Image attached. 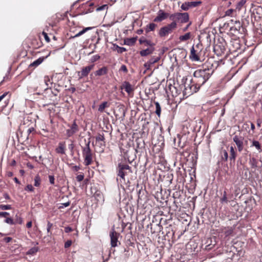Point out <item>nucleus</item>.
Listing matches in <instances>:
<instances>
[{
	"label": "nucleus",
	"mask_w": 262,
	"mask_h": 262,
	"mask_svg": "<svg viewBox=\"0 0 262 262\" xmlns=\"http://www.w3.org/2000/svg\"><path fill=\"white\" fill-rule=\"evenodd\" d=\"M214 70L211 67H203L194 71L193 77L199 88L210 78Z\"/></svg>",
	"instance_id": "obj_1"
},
{
	"label": "nucleus",
	"mask_w": 262,
	"mask_h": 262,
	"mask_svg": "<svg viewBox=\"0 0 262 262\" xmlns=\"http://www.w3.org/2000/svg\"><path fill=\"white\" fill-rule=\"evenodd\" d=\"M85 146H81L83 157H84V163L85 166H89L92 163V152L90 148V138L88 140L84 139Z\"/></svg>",
	"instance_id": "obj_2"
},
{
	"label": "nucleus",
	"mask_w": 262,
	"mask_h": 262,
	"mask_svg": "<svg viewBox=\"0 0 262 262\" xmlns=\"http://www.w3.org/2000/svg\"><path fill=\"white\" fill-rule=\"evenodd\" d=\"M231 25L230 30L234 35L238 34H243L244 32V28L242 27L239 21L231 19L228 23Z\"/></svg>",
	"instance_id": "obj_3"
},
{
	"label": "nucleus",
	"mask_w": 262,
	"mask_h": 262,
	"mask_svg": "<svg viewBox=\"0 0 262 262\" xmlns=\"http://www.w3.org/2000/svg\"><path fill=\"white\" fill-rule=\"evenodd\" d=\"M117 176L123 180H125V176L129 173H132L131 167L127 164L119 163L117 167Z\"/></svg>",
	"instance_id": "obj_4"
},
{
	"label": "nucleus",
	"mask_w": 262,
	"mask_h": 262,
	"mask_svg": "<svg viewBox=\"0 0 262 262\" xmlns=\"http://www.w3.org/2000/svg\"><path fill=\"white\" fill-rule=\"evenodd\" d=\"M177 23H171L168 25L162 27L159 32V35L161 37H164L170 33L172 31L176 28Z\"/></svg>",
	"instance_id": "obj_5"
},
{
	"label": "nucleus",
	"mask_w": 262,
	"mask_h": 262,
	"mask_svg": "<svg viewBox=\"0 0 262 262\" xmlns=\"http://www.w3.org/2000/svg\"><path fill=\"white\" fill-rule=\"evenodd\" d=\"M120 233L117 232L114 228L112 229L110 232V237L111 238V245L112 247H116L118 246V243L120 244V243L118 241V238L120 236Z\"/></svg>",
	"instance_id": "obj_6"
},
{
	"label": "nucleus",
	"mask_w": 262,
	"mask_h": 262,
	"mask_svg": "<svg viewBox=\"0 0 262 262\" xmlns=\"http://www.w3.org/2000/svg\"><path fill=\"white\" fill-rule=\"evenodd\" d=\"M185 88L183 91L184 95H186L187 96H190L192 95L193 93L196 92L199 90V86L196 85V83L195 84H185Z\"/></svg>",
	"instance_id": "obj_7"
},
{
	"label": "nucleus",
	"mask_w": 262,
	"mask_h": 262,
	"mask_svg": "<svg viewBox=\"0 0 262 262\" xmlns=\"http://www.w3.org/2000/svg\"><path fill=\"white\" fill-rule=\"evenodd\" d=\"M201 4L202 2L201 1L185 2L182 4L181 8L184 11H187L189 8L196 7Z\"/></svg>",
	"instance_id": "obj_8"
},
{
	"label": "nucleus",
	"mask_w": 262,
	"mask_h": 262,
	"mask_svg": "<svg viewBox=\"0 0 262 262\" xmlns=\"http://www.w3.org/2000/svg\"><path fill=\"white\" fill-rule=\"evenodd\" d=\"M169 16V13L164 12L163 10L160 9L157 12V16L154 18L155 22H161L166 19Z\"/></svg>",
	"instance_id": "obj_9"
},
{
	"label": "nucleus",
	"mask_w": 262,
	"mask_h": 262,
	"mask_svg": "<svg viewBox=\"0 0 262 262\" xmlns=\"http://www.w3.org/2000/svg\"><path fill=\"white\" fill-rule=\"evenodd\" d=\"M94 64H91L82 69L81 72H78V75L79 79H81L84 77L87 76L90 71L94 68Z\"/></svg>",
	"instance_id": "obj_10"
},
{
	"label": "nucleus",
	"mask_w": 262,
	"mask_h": 262,
	"mask_svg": "<svg viewBox=\"0 0 262 262\" xmlns=\"http://www.w3.org/2000/svg\"><path fill=\"white\" fill-rule=\"evenodd\" d=\"M78 130V126L76 124V121H74L73 124L70 126V128L67 130L66 135L68 137H70L77 133Z\"/></svg>",
	"instance_id": "obj_11"
},
{
	"label": "nucleus",
	"mask_w": 262,
	"mask_h": 262,
	"mask_svg": "<svg viewBox=\"0 0 262 262\" xmlns=\"http://www.w3.org/2000/svg\"><path fill=\"white\" fill-rule=\"evenodd\" d=\"M243 138L239 137L238 136L235 135L233 138V140L236 144L238 150L241 152L244 149Z\"/></svg>",
	"instance_id": "obj_12"
},
{
	"label": "nucleus",
	"mask_w": 262,
	"mask_h": 262,
	"mask_svg": "<svg viewBox=\"0 0 262 262\" xmlns=\"http://www.w3.org/2000/svg\"><path fill=\"white\" fill-rule=\"evenodd\" d=\"M189 20V14L188 13H178V21L181 23H186Z\"/></svg>",
	"instance_id": "obj_13"
},
{
	"label": "nucleus",
	"mask_w": 262,
	"mask_h": 262,
	"mask_svg": "<svg viewBox=\"0 0 262 262\" xmlns=\"http://www.w3.org/2000/svg\"><path fill=\"white\" fill-rule=\"evenodd\" d=\"M55 151L58 154L64 155L66 154L65 142H60L55 149Z\"/></svg>",
	"instance_id": "obj_14"
},
{
	"label": "nucleus",
	"mask_w": 262,
	"mask_h": 262,
	"mask_svg": "<svg viewBox=\"0 0 262 262\" xmlns=\"http://www.w3.org/2000/svg\"><path fill=\"white\" fill-rule=\"evenodd\" d=\"M121 89H124L126 93L129 95L134 91L132 85L129 82L126 81L123 82L122 85L121 86Z\"/></svg>",
	"instance_id": "obj_15"
},
{
	"label": "nucleus",
	"mask_w": 262,
	"mask_h": 262,
	"mask_svg": "<svg viewBox=\"0 0 262 262\" xmlns=\"http://www.w3.org/2000/svg\"><path fill=\"white\" fill-rule=\"evenodd\" d=\"M190 58L192 61H198L200 60L198 55V51L194 49V46L191 49Z\"/></svg>",
	"instance_id": "obj_16"
},
{
	"label": "nucleus",
	"mask_w": 262,
	"mask_h": 262,
	"mask_svg": "<svg viewBox=\"0 0 262 262\" xmlns=\"http://www.w3.org/2000/svg\"><path fill=\"white\" fill-rule=\"evenodd\" d=\"M155 48L154 46H150L149 48L140 51V54L141 56L144 57L146 56H147L148 55H150L153 53V52L155 51Z\"/></svg>",
	"instance_id": "obj_17"
},
{
	"label": "nucleus",
	"mask_w": 262,
	"mask_h": 262,
	"mask_svg": "<svg viewBox=\"0 0 262 262\" xmlns=\"http://www.w3.org/2000/svg\"><path fill=\"white\" fill-rule=\"evenodd\" d=\"M140 44H144L145 46H154L155 44L150 40L146 39L144 37H141L139 40Z\"/></svg>",
	"instance_id": "obj_18"
},
{
	"label": "nucleus",
	"mask_w": 262,
	"mask_h": 262,
	"mask_svg": "<svg viewBox=\"0 0 262 262\" xmlns=\"http://www.w3.org/2000/svg\"><path fill=\"white\" fill-rule=\"evenodd\" d=\"M107 71H108V70H107V67H103L99 69V70H97L95 72V74L96 76H102V75L107 74Z\"/></svg>",
	"instance_id": "obj_19"
},
{
	"label": "nucleus",
	"mask_w": 262,
	"mask_h": 262,
	"mask_svg": "<svg viewBox=\"0 0 262 262\" xmlns=\"http://www.w3.org/2000/svg\"><path fill=\"white\" fill-rule=\"evenodd\" d=\"M136 41V38H126L124 40V44L128 46H133Z\"/></svg>",
	"instance_id": "obj_20"
},
{
	"label": "nucleus",
	"mask_w": 262,
	"mask_h": 262,
	"mask_svg": "<svg viewBox=\"0 0 262 262\" xmlns=\"http://www.w3.org/2000/svg\"><path fill=\"white\" fill-rule=\"evenodd\" d=\"M104 136L103 134H99L96 137V142H103V143H100V146H104L105 145V142H104Z\"/></svg>",
	"instance_id": "obj_21"
},
{
	"label": "nucleus",
	"mask_w": 262,
	"mask_h": 262,
	"mask_svg": "<svg viewBox=\"0 0 262 262\" xmlns=\"http://www.w3.org/2000/svg\"><path fill=\"white\" fill-rule=\"evenodd\" d=\"M157 26V25L154 23H150L149 24L147 25L145 28V30L146 33H148L150 31H154L156 27Z\"/></svg>",
	"instance_id": "obj_22"
},
{
	"label": "nucleus",
	"mask_w": 262,
	"mask_h": 262,
	"mask_svg": "<svg viewBox=\"0 0 262 262\" xmlns=\"http://www.w3.org/2000/svg\"><path fill=\"white\" fill-rule=\"evenodd\" d=\"M257 160L253 157L250 158L249 160V164L251 165L252 168H256L257 167Z\"/></svg>",
	"instance_id": "obj_23"
},
{
	"label": "nucleus",
	"mask_w": 262,
	"mask_h": 262,
	"mask_svg": "<svg viewBox=\"0 0 262 262\" xmlns=\"http://www.w3.org/2000/svg\"><path fill=\"white\" fill-rule=\"evenodd\" d=\"M191 37V33L188 32L183 35H181L179 37V39L182 41H186L189 39Z\"/></svg>",
	"instance_id": "obj_24"
},
{
	"label": "nucleus",
	"mask_w": 262,
	"mask_h": 262,
	"mask_svg": "<svg viewBox=\"0 0 262 262\" xmlns=\"http://www.w3.org/2000/svg\"><path fill=\"white\" fill-rule=\"evenodd\" d=\"M41 178L38 174L35 176L34 185L35 187H39L41 184Z\"/></svg>",
	"instance_id": "obj_25"
},
{
	"label": "nucleus",
	"mask_w": 262,
	"mask_h": 262,
	"mask_svg": "<svg viewBox=\"0 0 262 262\" xmlns=\"http://www.w3.org/2000/svg\"><path fill=\"white\" fill-rule=\"evenodd\" d=\"M230 159L231 160L234 161L236 158V155L235 151L234 150V149L233 146L230 147Z\"/></svg>",
	"instance_id": "obj_26"
},
{
	"label": "nucleus",
	"mask_w": 262,
	"mask_h": 262,
	"mask_svg": "<svg viewBox=\"0 0 262 262\" xmlns=\"http://www.w3.org/2000/svg\"><path fill=\"white\" fill-rule=\"evenodd\" d=\"M154 103H155V104L156 105V111H155V113H156V114H157V115L158 117H160V115H161V111L160 104L157 101L155 102Z\"/></svg>",
	"instance_id": "obj_27"
},
{
	"label": "nucleus",
	"mask_w": 262,
	"mask_h": 262,
	"mask_svg": "<svg viewBox=\"0 0 262 262\" xmlns=\"http://www.w3.org/2000/svg\"><path fill=\"white\" fill-rule=\"evenodd\" d=\"M38 250H39V248L38 247H34L31 248L30 249H29L26 252V254L27 255H34L36 252H37L38 251Z\"/></svg>",
	"instance_id": "obj_28"
},
{
	"label": "nucleus",
	"mask_w": 262,
	"mask_h": 262,
	"mask_svg": "<svg viewBox=\"0 0 262 262\" xmlns=\"http://www.w3.org/2000/svg\"><path fill=\"white\" fill-rule=\"evenodd\" d=\"M43 59L39 58L30 64V67H37L43 61Z\"/></svg>",
	"instance_id": "obj_29"
},
{
	"label": "nucleus",
	"mask_w": 262,
	"mask_h": 262,
	"mask_svg": "<svg viewBox=\"0 0 262 262\" xmlns=\"http://www.w3.org/2000/svg\"><path fill=\"white\" fill-rule=\"evenodd\" d=\"M234 228L233 227H228L225 228L224 232L225 235L226 237L231 235L233 232Z\"/></svg>",
	"instance_id": "obj_30"
},
{
	"label": "nucleus",
	"mask_w": 262,
	"mask_h": 262,
	"mask_svg": "<svg viewBox=\"0 0 262 262\" xmlns=\"http://www.w3.org/2000/svg\"><path fill=\"white\" fill-rule=\"evenodd\" d=\"M178 13H176L174 14H172L169 15V19L172 21L171 23H176L177 21H178Z\"/></svg>",
	"instance_id": "obj_31"
},
{
	"label": "nucleus",
	"mask_w": 262,
	"mask_h": 262,
	"mask_svg": "<svg viewBox=\"0 0 262 262\" xmlns=\"http://www.w3.org/2000/svg\"><path fill=\"white\" fill-rule=\"evenodd\" d=\"M13 220H14V221L15 222V224H23V219L20 216V215H18V214H16L15 215V217H14V219Z\"/></svg>",
	"instance_id": "obj_32"
},
{
	"label": "nucleus",
	"mask_w": 262,
	"mask_h": 262,
	"mask_svg": "<svg viewBox=\"0 0 262 262\" xmlns=\"http://www.w3.org/2000/svg\"><path fill=\"white\" fill-rule=\"evenodd\" d=\"M160 56H152L148 61L149 62V63H150L152 65L155 63L158 62L160 60Z\"/></svg>",
	"instance_id": "obj_33"
},
{
	"label": "nucleus",
	"mask_w": 262,
	"mask_h": 262,
	"mask_svg": "<svg viewBox=\"0 0 262 262\" xmlns=\"http://www.w3.org/2000/svg\"><path fill=\"white\" fill-rule=\"evenodd\" d=\"M107 106V102L104 101L99 106L98 111L100 112H103L105 108Z\"/></svg>",
	"instance_id": "obj_34"
},
{
	"label": "nucleus",
	"mask_w": 262,
	"mask_h": 262,
	"mask_svg": "<svg viewBox=\"0 0 262 262\" xmlns=\"http://www.w3.org/2000/svg\"><path fill=\"white\" fill-rule=\"evenodd\" d=\"M246 2V0H241L236 5V9H238V10H241L242 8L245 4Z\"/></svg>",
	"instance_id": "obj_35"
},
{
	"label": "nucleus",
	"mask_w": 262,
	"mask_h": 262,
	"mask_svg": "<svg viewBox=\"0 0 262 262\" xmlns=\"http://www.w3.org/2000/svg\"><path fill=\"white\" fill-rule=\"evenodd\" d=\"M222 159L225 161H227L228 158V154L227 151L226 150H223L222 151Z\"/></svg>",
	"instance_id": "obj_36"
},
{
	"label": "nucleus",
	"mask_w": 262,
	"mask_h": 262,
	"mask_svg": "<svg viewBox=\"0 0 262 262\" xmlns=\"http://www.w3.org/2000/svg\"><path fill=\"white\" fill-rule=\"evenodd\" d=\"M5 222L9 225H14L15 224L14 220L11 217H6V219L5 220Z\"/></svg>",
	"instance_id": "obj_37"
},
{
	"label": "nucleus",
	"mask_w": 262,
	"mask_h": 262,
	"mask_svg": "<svg viewBox=\"0 0 262 262\" xmlns=\"http://www.w3.org/2000/svg\"><path fill=\"white\" fill-rule=\"evenodd\" d=\"M25 190L30 192H34V188L31 184H28L25 188Z\"/></svg>",
	"instance_id": "obj_38"
},
{
	"label": "nucleus",
	"mask_w": 262,
	"mask_h": 262,
	"mask_svg": "<svg viewBox=\"0 0 262 262\" xmlns=\"http://www.w3.org/2000/svg\"><path fill=\"white\" fill-rule=\"evenodd\" d=\"M252 146H255L258 150H260L261 148V146L259 142L257 141H253L252 142Z\"/></svg>",
	"instance_id": "obj_39"
},
{
	"label": "nucleus",
	"mask_w": 262,
	"mask_h": 262,
	"mask_svg": "<svg viewBox=\"0 0 262 262\" xmlns=\"http://www.w3.org/2000/svg\"><path fill=\"white\" fill-rule=\"evenodd\" d=\"M221 202L222 203H227L228 202L227 198V194L226 192L224 191L223 196L221 199Z\"/></svg>",
	"instance_id": "obj_40"
},
{
	"label": "nucleus",
	"mask_w": 262,
	"mask_h": 262,
	"mask_svg": "<svg viewBox=\"0 0 262 262\" xmlns=\"http://www.w3.org/2000/svg\"><path fill=\"white\" fill-rule=\"evenodd\" d=\"M11 209L10 205H0V209L2 210H9Z\"/></svg>",
	"instance_id": "obj_41"
},
{
	"label": "nucleus",
	"mask_w": 262,
	"mask_h": 262,
	"mask_svg": "<svg viewBox=\"0 0 262 262\" xmlns=\"http://www.w3.org/2000/svg\"><path fill=\"white\" fill-rule=\"evenodd\" d=\"M75 145L73 141H72L71 143L68 145V148L70 149L71 155H73L74 154V148Z\"/></svg>",
	"instance_id": "obj_42"
},
{
	"label": "nucleus",
	"mask_w": 262,
	"mask_h": 262,
	"mask_svg": "<svg viewBox=\"0 0 262 262\" xmlns=\"http://www.w3.org/2000/svg\"><path fill=\"white\" fill-rule=\"evenodd\" d=\"M100 58V56L98 55H95L93 56L90 59L91 62H94L98 60Z\"/></svg>",
	"instance_id": "obj_43"
},
{
	"label": "nucleus",
	"mask_w": 262,
	"mask_h": 262,
	"mask_svg": "<svg viewBox=\"0 0 262 262\" xmlns=\"http://www.w3.org/2000/svg\"><path fill=\"white\" fill-rule=\"evenodd\" d=\"M108 8V6L106 4L103 5L102 6L98 7L96 9L97 11H100Z\"/></svg>",
	"instance_id": "obj_44"
},
{
	"label": "nucleus",
	"mask_w": 262,
	"mask_h": 262,
	"mask_svg": "<svg viewBox=\"0 0 262 262\" xmlns=\"http://www.w3.org/2000/svg\"><path fill=\"white\" fill-rule=\"evenodd\" d=\"M116 48L118 49V52L120 53H122L126 51L125 48L120 47L118 45H116Z\"/></svg>",
	"instance_id": "obj_45"
},
{
	"label": "nucleus",
	"mask_w": 262,
	"mask_h": 262,
	"mask_svg": "<svg viewBox=\"0 0 262 262\" xmlns=\"http://www.w3.org/2000/svg\"><path fill=\"white\" fill-rule=\"evenodd\" d=\"M10 214L7 212H0V217H4L6 219L8 217L7 216L9 215Z\"/></svg>",
	"instance_id": "obj_46"
},
{
	"label": "nucleus",
	"mask_w": 262,
	"mask_h": 262,
	"mask_svg": "<svg viewBox=\"0 0 262 262\" xmlns=\"http://www.w3.org/2000/svg\"><path fill=\"white\" fill-rule=\"evenodd\" d=\"M42 34L43 35V36L45 37V39L46 40V41L47 42H49L50 41V38L48 36L47 33L45 32H42Z\"/></svg>",
	"instance_id": "obj_47"
},
{
	"label": "nucleus",
	"mask_w": 262,
	"mask_h": 262,
	"mask_svg": "<svg viewBox=\"0 0 262 262\" xmlns=\"http://www.w3.org/2000/svg\"><path fill=\"white\" fill-rule=\"evenodd\" d=\"M72 244V241H71V240L67 241L64 244V248H68L70 247L71 246Z\"/></svg>",
	"instance_id": "obj_48"
},
{
	"label": "nucleus",
	"mask_w": 262,
	"mask_h": 262,
	"mask_svg": "<svg viewBox=\"0 0 262 262\" xmlns=\"http://www.w3.org/2000/svg\"><path fill=\"white\" fill-rule=\"evenodd\" d=\"M49 182L51 184H52V185L54 184L55 179H54V176H52V175L49 176Z\"/></svg>",
	"instance_id": "obj_49"
},
{
	"label": "nucleus",
	"mask_w": 262,
	"mask_h": 262,
	"mask_svg": "<svg viewBox=\"0 0 262 262\" xmlns=\"http://www.w3.org/2000/svg\"><path fill=\"white\" fill-rule=\"evenodd\" d=\"M84 175L83 174H79L76 177V180L78 182H81L83 180Z\"/></svg>",
	"instance_id": "obj_50"
},
{
	"label": "nucleus",
	"mask_w": 262,
	"mask_h": 262,
	"mask_svg": "<svg viewBox=\"0 0 262 262\" xmlns=\"http://www.w3.org/2000/svg\"><path fill=\"white\" fill-rule=\"evenodd\" d=\"M85 33L84 31L82 30L81 31H79L78 33H77L75 36L73 37V38L78 37L82 34H83Z\"/></svg>",
	"instance_id": "obj_51"
},
{
	"label": "nucleus",
	"mask_w": 262,
	"mask_h": 262,
	"mask_svg": "<svg viewBox=\"0 0 262 262\" xmlns=\"http://www.w3.org/2000/svg\"><path fill=\"white\" fill-rule=\"evenodd\" d=\"M120 70L124 72V73H127L128 71L126 66L124 64L121 66Z\"/></svg>",
	"instance_id": "obj_52"
},
{
	"label": "nucleus",
	"mask_w": 262,
	"mask_h": 262,
	"mask_svg": "<svg viewBox=\"0 0 262 262\" xmlns=\"http://www.w3.org/2000/svg\"><path fill=\"white\" fill-rule=\"evenodd\" d=\"M70 202H66V203H62L61 204L62 206H60L59 208H62L63 207H68L70 205Z\"/></svg>",
	"instance_id": "obj_53"
},
{
	"label": "nucleus",
	"mask_w": 262,
	"mask_h": 262,
	"mask_svg": "<svg viewBox=\"0 0 262 262\" xmlns=\"http://www.w3.org/2000/svg\"><path fill=\"white\" fill-rule=\"evenodd\" d=\"M73 231V229L70 227H66L64 228V231L66 233H69Z\"/></svg>",
	"instance_id": "obj_54"
},
{
	"label": "nucleus",
	"mask_w": 262,
	"mask_h": 262,
	"mask_svg": "<svg viewBox=\"0 0 262 262\" xmlns=\"http://www.w3.org/2000/svg\"><path fill=\"white\" fill-rule=\"evenodd\" d=\"M52 224L50 222H48L47 224V231L48 232H49L50 231V229L52 226Z\"/></svg>",
	"instance_id": "obj_55"
},
{
	"label": "nucleus",
	"mask_w": 262,
	"mask_h": 262,
	"mask_svg": "<svg viewBox=\"0 0 262 262\" xmlns=\"http://www.w3.org/2000/svg\"><path fill=\"white\" fill-rule=\"evenodd\" d=\"M4 241L6 243H9L12 241V238L10 237H7L4 238Z\"/></svg>",
	"instance_id": "obj_56"
},
{
	"label": "nucleus",
	"mask_w": 262,
	"mask_h": 262,
	"mask_svg": "<svg viewBox=\"0 0 262 262\" xmlns=\"http://www.w3.org/2000/svg\"><path fill=\"white\" fill-rule=\"evenodd\" d=\"M44 81H45V82L46 83V84L48 86V82H50V79H49V77L48 76H46L45 77V79H44Z\"/></svg>",
	"instance_id": "obj_57"
},
{
	"label": "nucleus",
	"mask_w": 262,
	"mask_h": 262,
	"mask_svg": "<svg viewBox=\"0 0 262 262\" xmlns=\"http://www.w3.org/2000/svg\"><path fill=\"white\" fill-rule=\"evenodd\" d=\"M72 169L73 170H74L75 171H77L80 169V166L75 165V166H73Z\"/></svg>",
	"instance_id": "obj_58"
},
{
	"label": "nucleus",
	"mask_w": 262,
	"mask_h": 262,
	"mask_svg": "<svg viewBox=\"0 0 262 262\" xmlns=\"http://www.w3.org/2000/svg\"><path fill=\"white\" fill-rule=\"evenodd\" d=\"M151 64L149 63L148 61L144 63V67L147 69H149Z\"/></svg>",
	"instance_id": "obj_59"
},
{
	"label": "nucleus",
	"mask_w": 262,
	"mask_h": 262,
	"mask_svg": "<svg viewBox=\"0 0 262 262\" xmlns=\"http://www.w3.org/2000/svg\"><path fill=\"white\" fill-rule=\"evenodd\" d=\"M93 11V8H92V9H89L88 10L85 11V12H82V14H87L88 13H90V12H92Z\"/></svg>",
	"instance_id": "obj_60"
},
{
	"label": "nucleus",
	"mask_w": 262,
	"mask_h": 262,
	"mask_svg": "<svg viewBox=\"0 0 262 262\" xmlns=\"http://www.w3.org/2000/svg\"><path fill=\"white\" fill-rule=\"evenodd\" d=\"M32 222L31 221H30L29 222L27 223V225H26V226L28 228H30L32 227Z\"/></svg>",
	"instance_id": "obj_61"
},
{
	"label": "nucleus",
	"mask_w": 262,
	"mask_h": 262,
	"mask_svg": "<svg viewBox=\"0 0 262 262\" xmlns=\"http://www.w3.org/2000/svg\"><path fill=\"white\" fill-rule=\"evenodd\" d=\"M257 125L258 127H260L261 126V120L258 119L257 120Z\"/></svg>",
	"instance_id": "obj_62"
},
{
	"label": "nucleus",
	"mask_w": 262,
	"mask_h": 262,
	"mask_svg": "<svg viewBox=\"0 0 262 262\" xmlns=\"http://www.w3.org/2000/svg\"><path fill=\"white\" fill-rule=\"evenodd\" d=\"M85 6H88V7H92L94 6V3H86L85 5Z\"/></svg>",
	"instance_id": "obj_63"
},
{
	"label": "nucleus",
	"mask_w": 262,
	"mask_h": 262,
	"mask_svg": "<svg viewBox=\"0 0 262 262\" xmlns=\"http://www.w3.org/2000/svg\"><path fill=\"white\" fill-rule=\"evenodd\" d=\"M69 90L72 93H74L76 91V89L74 87H71Z\"/></svg>",
	"instance_id": "obj_64"
}]
</instances>
